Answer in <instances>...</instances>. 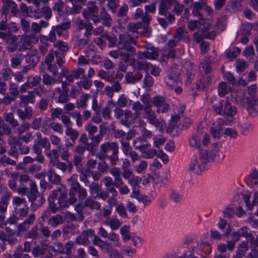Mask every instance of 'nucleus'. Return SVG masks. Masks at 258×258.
Returning a JSON list of instances; mask_svg holds the SVG:
<instances>
[{"label": "nucleus", "instance_id": "obj_41", "mask_svg": "<svg viewBox=\"0 0 258 258\" xmlns=\"http://www.w3.org/2000/svg\"><path fill=\"white\" fill-rule=\"evenodd\" d=\"M55 165L57 169L61 170L63 173L66 172L67 171L69 172H71L73 168V164L72 162L64 163L57 160Z\"/></svg>", "mask_w": 258, "mask_h": 258}, {"label": "nucleus", "instance_id": "obj_22", "mask_svg": "<svg viewBox=\"0 0 258 258\" xmlns=\"http://www.w3.org/2000/svg\"><path fill=\"white\" fill-rule=\"evenodd\" d=\"M108 165L105 161L100 162L98 163V171L91 173V176L94 180H98L102 176V173L108 171Z\"/></svg>", "mask_w": 258, "mask_h": 258}, {"label": "nucleus", "instance_id": "obj_6", "mask_svg": "<svg viewBox=\"0 0 258 258\" xmlns=\"http://www.w3.org/2000/svg\"><path fill=\"white\" fill-rule=\"evenodd\" d=\"M143 117L147 120L149 124L159 128L161 131H162L165 127V121L163 119H159L157 118L156 112L152 110L151 105L145 106Z\"/></svg>", "mask_w": 258, "mask_h": 258}, {"label": "nucleus", "instance_id": "obj_58", "mask_svg": "<svg viewBox=\"0 0 258 258\" xmlns=\"http://www.w3.org/2000/svg\"><path fill=\"white\" fill-rule=\"evenodd\" d=\"M46 249V248L37 245L33 248L32 253L34 257H42L45 253Z\"/></svg>", "mask_w": 258, "mask_h": 258}, {"label": "nucleus", "instance_id": "obj_11", "mask_svg": "<svg viewBox=\"0 0 258 258\" xmlns=\"http://www.w3.org/2000/svg\"><path fill=\"white\" fill-rule=\"evenodd\" d=\"M120 144L122 152L125 155L130 156L133 162L139 160L140 156L136 151L132 150L129 141L125 139H122L120 140Z\"/></svg>", "mask_w": 258, "mask_h": 258}, {"label": "nucleus", "instance_id": "obj_46", "mask_svg": "<svg viewBox=\"0 0 258 258\" xmlns=\"http://www.w3.org/2000/svg\"><path fill=\"white\" fill-rule=\"evenodd\" d=\"M71 26V22L67 20L63 21L62 23L56 26H53V29L56 30L58 35L61 36L62 34L63 31L68 29Z\"/></svg>", "mask_w": 258, "mask_h": 258}, {"label": "nucleus", "instance_id": "obj_33", "mask_svg": "<svg viewBox=\"0 0 258 258\" xmlns=\"http://www.w3.org/2000/svg\"><path fill=\"white\" fill-rule=\"evenodd\" d=\"M248 250V241H244L239 243L238 246V249L236 251V254L233 256V258H241L244 256L247 251Z\"/></svg>", "mask_w": 258, "mask_h": 258}, {"label": "nucleus", "instance_id": "obj_47", "mask_svg": "<svg viewBox=\"0 0 258 258\" xmlns=\"http://www.w3.org/2000/svg\"><path fill=\"white\" fill-rule=\"evenodd\" d=\"M54 60V53L52 50L50 51L48 55L45 58V62L47 64L48 69L49 70L53 75L56 76L57 75V70H52L51 67L52 64L51 63V62Z\"/></svg>", "mask_w": 258, "mask_h": 258}, {"label": "nucleus", "instance_id": "obj_13", "mask_svg": "<svg viewBox=\"0 0 258 258\" xmlns=\"http://www.w3.org/2000/svg\"><path fill=\"white\" fill-rule=\"evenodd\" d=\"M86 130L88 133L89 138L96 145L102 140L103 138V134L100 132V134L95 136V135L98 131V127L97 126L93 125L91 123H89L86 126Z\"/></svg>", "mask_w": 258, "mask_h": 258}, {"label": "nucleus", "instance_id": "obj_51", "mask_svg": "<svg viewBox=\"0 0 258 258\" xmlns=\"http://www.w3.org/2000/svg\"><path fill=\"white\" fill-rule=\"evenodd\" d=\"M176 75H172V74H169L166 83L172 89L176 87L178 84V78H177V73L175 72Z\"/></svg>", "mask_w": 258, "mask_h": 258}, {"label": "nucleus", "instance_id": "obj_49", "mask_svg": "<svg viewBox=\"0 0 258 258\" xmlns=\"http://www.w3.org/2000/svg\"><path fill=\"white\" fill-rule=\"evenodd\" d=\"M34 92V95H36L39 97H41L43 95H47V94L51 92L50 89H48L47 87L44 85H40L38 87H36L32 91Z\"/></svg>", "mask_w": 258, "mask_h": 258}, {"label": "nucleus", "instance_id": "obj_50", "mask_svg": "<svg viewBox=\"0 0 258 258\" xmlns=\"http://www.w3.org/2000/svg\"><path fill=\"white\" fill-rule=\"evenodd\" d=\"M63 218L60 215H56L50 218L48 220V224L53 227H56L58 225L63 223Z\"/></svg>", "mask_w": 258, "mask_h": 258}, {"label": "nucleus", "instance_id": "obj_5", "mask_svg": "<svg viewBox=\"0 0 258 258\" xmlns=\"http://www.w3.org/2000/svg\"><path fill=\"white\" fill-rule=\"evenodd\" d=\"M235 93L236 102L246 107L251 114L258 113V98L256 97H245V92L242 90H237Z\"/></svg>", "mask_w": 258, "mask_h": 258}, {"label": "nucleus", "instance_id": "obj_19", "mask_svg": "<svg viewBox=\"0 0 258 258\" xmlns=\"http://www.w3.org/2000/svg\"><path fill=\"white\" fill-rule=\"evenodd\" d=\"M50 147V143L47 138L40 137L38 139L37 143L33 145V150L36 154L39 155L42 153L41 147L46 150V149Z\"/></svg>", "mask_w": 258, "mask_h": 258}, {"label": "nucleus", "instance_id": "obj_16", "mask_svg": "<svg viewBox=\"0 0 258 258\" xmlns=\"http://www.w3.org/2000/svg\"><path fill=\"white\" fill-rule=\"evenodd\" d=\"M122 89V86L118 81H113L111 86H106L104 88V92L109 98H112L114 93H118Z\"/></svg>", "mask_w": 258, "mask_h": 258}, {"label": "nucleus", "instance_id": "obj_15", "mask_svg": "<svg viewBox=\"0 0 258 258\" xmlns=\"http://www.w3.org/2000/svg\"><path fill=\"white\" fill-rule=\"evenodd\" d=\"M69 88L61 85V88H55L53 91V94L56 95L57 98V101L60 103L68 102L69 100Z\"/></svg>", "mask_w": 258, "mask_h": 258}, {"label": "nucleus", "instance_id": "obj_53", "mask_svg": "<svg viewBox=\"0 0 258 258\" xmlns=\"http://www.w3.org/2000/svg\"><path fill=\"white\" fill-rule=\"evenodd\" d=\"M250 195H244L243 198L249 209H252L254 204H258V195H254L253 200L251 203L250 200Z\"/></svg>", "mask_w": 258, "mask_h": 258}, {"label": "nucleus", "instance_id": "obj_20", "mask_svg": "<svg viewBox=\"0 0 258 258\" xmlns=\"http://www.w3.org/2000/svg\"><path fill=\"white\" fill-rule=\"evenodd\" d=\"M35 219V214H31L29 216L28 218L26 219L23 223L19 224L17 227L18 235H19L28 230L30 226L34 223Z\"/></svg>", "mask_w": 258, "mask_h": 258}, {"label": "nucleus", "instance_id": "obj_30", "mask_svg": "<svg viewBox=\"0 0 258 258\" xmlns=\"http://www.w3.org/2000/svg\"><path fill=\"white\" fill-rule=\"evenodd\" d=\"M18 40V37L17 36H14L12 37L9 46L7 47V50L11 52H13L16 50L19 51H22L23 48H24L23 46H20Z\"/></svg>", "mask_w": 258, "mask_h": 258}, {"label": "nucleus", "instance_id": "obj_63", "mask_svg": "<svg viewBox=\"0 0 258 258\" xmlns=\"http://www.w3.org/2000/svg\"><path fill=\"white\" fill-rule=\"evenodd\" d=\"M153 83L154 80L152 77L149 74H147L145 76L143 81V88H145L146 90L149 91Z\"/></svg>", "mask_w": 258, "mask_h": 258}, {"label": "nucleus", "instance_id": "obj_12", "mask_svg": "<svg viewBox=\"0 0 258 258\" xmlns=\"http://www.w3.org/2000/svg\"><path fill=\"white\" fill-rule=\"evenodd\" d=\"M138 38V36L133 37L127 33H125L119 35L118 43L121 47L127 48L128 47H134L131 46V44L135 45Z\"/></svg>", "mask_w": 258, "mask_h": 258}, {"label": "nucleus", "instance_id": "obj_25", "mask_svg": "<svg viewBox=\"0 0 258 258\" xmlns=\"http://www.w3.org/2000/svg\"><path fill=\"white\" fill-rule=\"evenodd\" d=\"M144 141L142 137H138L134 139L133 141V146L135 149L139 150L142 153H145L150 145L147 143L144 144Z\"/></svg>", "mask_w": 258, "mask_h": 258}, {"label": "nucleus", "instance_id": "obj_34", "mask_svg": "<svg viewBox=\"0 0 258 258\" xmlns=\"http://www.w3.org/2000/svg\"><path fill=\"white\" fill-rule=\"evenodd\" d=\"M192 14L196 18H204L202 13L201 11L203 8V5L202 2H192Z\"/></svg>", "mask_w": 258, "mask_h": 258}, {"label": "nucleus", "instance_id": "obj_42", "mask_svg": "<svg viewBox=\"0 0 258 258\" xmlns=\"http://www.w3.org/2000/svg\"><path fill=\"white\" fill-rule=\"evenodd\" d=\"M104 223L109 225L112 230H116L122 225V222L114 217L108 218Z\"/></svg>", "mask_w": 258, "mask_h": 258}, {"label": "nucleus", "instance_id": "obj_10", "mask_svg": "<svg viewBox=\"0 0 258 258\" xmlns=\"http://www.w3.org/2000/svg\"><path fill=\"white\" fill-rule=\"evenodd\" d=\"M97 160L94 159H89L88 160L86 168H82L80 171V179L81 181L86 184L89 183L88 177L91 176V173L94 172L93 170L97 165Z\"/></svg>", "mask_w": 258, "mask_h": 258}, {"label": "nucleus", "instance_id": "obj_64", "mask_svg": "<svg viewBox=\"0 0 258 258\" xmlns=\"http://www.w3.org/2000/svg\"><path fill=\"white\" fill-rule=\"evenodd\" d=\"M90 197L87 199L84 203L86 207H90L91 209L98 210L100 208V204L99 203L94 201Z\"/></svg>", "mask_w": 258, "mask_h": 258}, {"label": "nucleus", "instance_id": "obj_4", "mask_svg": "<svg viewBox=\"0 0 258 258\" xmlns=\"http://www.w3.org/2000/svg\"><path fill=\"white\" fill-rule=\"evenodd\" d=\"M75 195H60L57 197V195H50L48 201L49 207L52 210V213L56 212L60 207H67L70 205L74 204L77 201L74 197Z\"/></svg>", "mask_w": 258, "mask_h": 258}, {"label": "nucleus", "instance_id": "obj_28", "mask_svg": "<svg viewBox=\"0 0 258 258\" xmlns=\"http://www.w3.org/2000/svg\"><path fill=\"white\" fill-rule=\"evenodd\" d=\"M33 39L35 41H37V38L34 34H30V35L26 34L23 35L21 38L20 41H19L20 46H24L23 50H24L27 48V47L30 46L31 40Z\"/></svg>", "mask_w": 258, "mask_h": 258}, {"label": "nucleus", "instance_id": "obj_1", "mask_svg": "<svg viewBox=\"0 0 258 258\" xmlns=\"http://www.w3.org/2000/svg\"><path fill=\"white\" fill-rule=\"evenodd\" d=\"M110 172L114 177V185L116 187L119 188V191L121 194H127L129 192V189L126 185L124 184L121 175L124 179L128 180V183L131 185L134 183L137 184L139 182L138 177L135 176L131 168L121 171L119 168L114 167L110 169Z\"/></svg>", "mask_w": 258, "mask_h": 258}, {"label": "nucleus", "instance_id": "obj_54", "mask_svg": "<svg viewBox=\"0 0 258 258\" xmlns=\"http://www.w3.org/2000/svg\"><path fill=\"white\" fill-rule=\"evenodd\" d=\"M39 227L38 225L33 227L31 229L25 236L26 238L35 239L38 237Z\"/></svg>", "mask_w": 258, "mask_h": 258}, {"label": "nucleus", "instance_id": "obj_9", "mask_svg": "<svg viewBox=\"0 0 258 258\" xmlns=\"http://www.w3.org/2000/svg\"><path fill=\"white\" fill-rule=\"evenodd\" d=\"M136 54L135 47L123 48L119 47L116 50L109 52V54L115 59L120 57L123 61L128 62L130 57Z\"/></svg>", "mask_w": 258, "mask_h": 258}, {"label": "nucleus", "instance_id": "obj_31", "mask_svg": "<svg viewBox=\"0 0 258 258\" xmlns=\"http://www.w3.org/2000/svg\"><path fill=\"white\" fill-rule=\"evenodd\" d=\"M176 3V0H160L159 13L164 14L170 9L172 5Z\"/></svg>", "mask_w": 258, "mask_h": 258}, {"label": "nucleus", "instance_id": "obj_7", "mask_svg": "<svg viewBox=\"0 0 258 258\" xmlns=\"http://www.w3.org/2000/svg\"><path fill=\"white\" fill-rule=\"evenodd\" d=\"M98 12L99 8L96 2L90 1L87 3V8L83 11L82 15L87 21L92 20L94 23L97 24L100 22Z\"/></svg>", "mask_w": 258, "mask_h": 258}, {"label": "nucleus", "instance_id": "obj_35", "mask_svg": "<svg viewBox=\"0 0 258 258\" xmlns=\"http://www.w3.org/2000/svg\"><path fill=\"white\" fill-rule=\"evenodd\" d=\"M44 153L45 155L50 160V163L54 165L55 160H57L59 157V153L58 150L55 149H51L48 147L46 150H45Z\"/></svg>", "mask_w": 258, "mask_h": 258}, {"label": "nucleus", "instance_id": "obj_24", "mask_svg": "<svg viewBox=\"0 0 258 258\" xmlns=\"http://www.w3.org/2000/svg\"><path fill=\"white\" fill-rule=\"evenodd\" d=\"M143 75L141 72L137 71L134 75L132 72H128L125 75V81L128 84H135L141 80Z\"/></svg>", "mask_w": 258, "mask_h": 258}, {"label": "nucleus", "instance_id": "obj_44", "mask_svg": "<svg viewBox=\"0 0 258 258\" xmlns=\"http://www.w3.org/2000/svg\"><path fill=\"white\" fill-rule=\"evenodd\" d=\"M66 135L70 137L71 141L72 142V143L70 145L72 146L78 139L79 133L77 130L70 126L66 128Z\"/></svg>", "mask_w": 258, "mask_h": 258}, {"label": "nucleus", "instance_id": "obj_39", "mask_svg": "<svg viewBox=\"0 0 258 258\" xmlns=\"http://www.w3.org/2000/svg\"><path fill=\"white\" fill-rule=\"evenodd\" d=\"M173 38L178 42L182 38L184 39L186 42H188L189 41V35H188L187 32H186L184 29L181 27L177 28L174 35L173 36Z\"/></svg>", "mask_w": 258, "mask_h": 258}, {"label": "nucleus", "instance_id": "obj_36", "mask_svg": "<svg viewBox=\"0 0 258 258\" xmlns=\"http://www.w3.org/2000/svg\"><path fill=\"white\" fill-rule=\"evenodd\" d=\"M222 126L219 121L214 122L210 129V132L215 139H219L221 137Z\"/></svg>", "mask_w": 258, "mask_h": 258}, {"label": "nucleus", "instance_id": "obj_37", "mask_svg": "<svg viewBox=\"0 0 258 258\" xmlns=\"http://www.w3.org/2000/svg\"><path fill=\"white\" fill-rule=\"evenodd\" d=\"M131 197L145 205L149 204L153 199L152 195H132Z\"/></svg>", "mask_w": 258, "mask_h": 258}, {"label": "nucleus", "instance_id": "obj_21", "mask_svg": "<svg viewBox=\"0 0 258 258\" xmlns=\"http://www.w3.org/2000/svg\"><path fill=\"white\" fill-rule=\"evenodd\" d=\"M24 58L26 66L24 67L23 71H25V72L28 70L34 68L39 61V57L36 54H28L25 55Z\"/></svg>", "mask_w": 258, "mask_h": 258}, {"label": "nucleus", "instance_id": "obj_27", "mask_svg": "<svg viewBox=\"0 0 258 258\" xmlns=\"http://www.w3.org/2000/svg\"><path fill=\"white\" fill-rule=\"evenodd\" d=\"M20 105L26 106L29 103H34L35 101V95L31 91L28 93L27 95H22L20 96Z\"/></svg>", "mask_w": 258, "mask_h": 258}, {"label": "nucleus", "instance_id": "obj_32", "mask_svg": "<svg viewBox=\"0 0 258 258\" xmlns=\"http://www.w3.org/2000/svg\"><path fill=\"white\" fill-rule=\"evenodd\" d=\"M29 189L31 194H35L38 192L36 184L35 181L32 180H30L29 189L25 185H22L21 187L18 188L17 190L19 194H25L28 192Z\"/></svg>", "mask_w": 258, "mask_h": 258}, {"label": "nucleus", "instance_id": "obj_38", "mask_svg": "<svg viewBox=\"0 0 258 258\" xmlns=\"http://www.w3.org/2000/svg\"><path fill=\"white\" fill-rule=\"evenodd\" d=\"M60 76L66 78L65 81L61 82V85L64 86H67V85H69L71 83L73 82V76L72 73L70 74L69 71L66 68L62 69Z\"/></svg>", "mask_w": 258, "mask_h": 258}, {"label": "nucleus", "instance_id": "obj_14", "mask_svg": "<svg viewBox=\"0 0 258 258\" xmlns=\"http://www.w3.org/2000/svg\"><path fill=\"white\" fill-rule=\"evenodd\" d=\"M124 117L120 119V123L127 127L134 123L139 118V114L133 113L131 110L125 109L123 113Z\"/></svg>", "mask_w": 258, "mask_h": 258}, {"label": "nucleus", "instance_id": "obj_55", "mask_svg": "<svg viewBox=\"0 0 258 258\" xmlns=\"http://www.w3.org/2000/svg\"><path fill=\"white\" fill-rule=\"evenodd\" d=\"M143 23L142 22H131L127 26V30L133 33H138V30L142 28Z\"/></svg>", "mask_w": 258, "mask_h": 258}, {"label": "nucleus", "instance_id": "obj_2", "mask_svg": "<svg viewBox=\"0 0 258 258\" xmlns=\"http://www.w3.org/2000/svg\"><path fill=\"white\" fill-rule=\"evenodd\" d=\"M198 19L196 20L188 21L187 28L192 31L197 30L193 34V38L197 43H200L203 38H211V34L209 32L211 24L204 18H198ZM212 39H214V36Z\"/></svg>", "mask_w": 258, "mask_h": 258}, {"label": "nucleus", "instance_id": "obj_62", "mask_svg": "<svg viewBox=\"0 0 258 258\" xmlns=\"http://www.w3.org/2000/svg\"><path fill=\"white\" fill-rule=\"evenodd\" d=\"M120 233L122 237V239L126 242L131 239L130 236V226L124 225L120 229Z\"/></svg>", "mask_w": 258, "mask_h": 258}, {"label": "nucleus", "instance_id": "obj_3", "mask_svg": "<svg viewBox=\"0 0 258 258\" xmlns=\"http://www.w3.org/2000/svg\"><path fill=\"white\" fill-rule=\"evenodd\" d=\"M118 145L116 142H106L100 147V151L97 157L101 160L108 158L111 165H114L118 160Z\"/></svg>", "mask_w": 258, "mask_h": 258}, {"label": "nucleus", "instance_id": "obj_60", "mask_svg": "<svg viewBox=\"0 0 258 258\" xmlns=\"http://www.w3.org/2000/svg\"><path fill=\"white\" fill-rule=\"evenodd\" d=\"M211 62L208 60L203 61L200 64V72L201 73H205L207 75L211 70Z\"/></svg>", "mask_w": 258, "mask_h": 258}, {"label": "nucleus", "instance_id": "obj_57", "mask_svg": "<svg viewBox=\"0 0 258 258\" xmlns=\"http://www.w3.org/2000/svg\"><path fill=\"white\" fill-rule=\"evenodd\" d=\"M131 100L127 99L125 94L119 95L117 101V104L120 107H125L130 105Z\"/></svg>", "mask_w": 258, "mask_h": 258}, {"label": "nucleus", "instance_id": "obj_26", "mask_svg": "<svg viewBox=\"0 0 258 258\" xmlns=\"http://www.w3.org/2000/svg\"><path fill=\"white\" fill-rule=\"evenodd\" d=\"M33 113L32 109L30 107H26L24 110L20 108L17 109V114L19 118L22 120L31 119L33 116Z\"/></svg>", "mask_w": 258, "mask_h": 258}, {"label": "nucleus", "instance_id": "obj_40", "mask_svg": "<svg viewBox=\"0 0 258 258\" xmlns=\"http://www.w3.org/2000/svg\"><path fill=\"white\" fill-rule=\"evenodd\" d=\"M100 15V17L99 18L100 20L103 21V24L107 27H110L111 25L112 20L111 16L107 13L104 7L101 9Z\"/></svg>", "mask_w": 258, "mask_h": 258}, {"label": "nucleus", "instance_id": "obj_18", "mask_svg": "<svg viewBox=\"0 0 258 258\" xmlns=\"http://www.w3.org/2000/svg\"><path fill=\"white\" fill-rule=\"evenodd\" d=\"M159 55V49L154 47L152 49H149V50H146L145 52L139 51L138 53V58L144 59L148 58L150 59H157Z\"/></svg>", "mask_w": 258, "mask_h": 258}, {"label": "nucleus", "instance_id": "obj_56", "mask_svg": "<svg viewBox=\"0 0 258 258\" xmlns=\"http://www.w3.org/2000/svg\"><path fill=\"white\" fill-rule=\"evenodd\" d=\"M86 194V191L85 189L81 188L80 184L76 181L72 183L70 188V194Z\"/></svg>", "mask_w": 258, "mask_h": 258}, {"label": "nucleus", "instance_id": "obj_61", "mask_svg": "<svg viewBox=\"0 0 258 258\" xmlns=\"http://www.w3.org/2000/svg\"><path fill=\"white\" fill-rule=\"evenodd\" d=\"M98 76L108 82H112L113 79V76L112 75L109 74L108 72H107L104 70H100L98 71Z\"/></svg>", "mask_w": 258, "mask_h": 258}, {"label": "nucleus", "instance_id": "obj_43", "mask_svg": "<svg viewBox=\"0 0 258 258\" xmlns=\"http://www.w3.org/2000/svg\"><path fill=\"white\" fill-rule=\"evenodd\" d=\"M4 118L5 121L9 123L13 128H16L19 125L18 121L14 118V114L12 112L4 113Z\"/></svg>", "mask_w": 258, "mask_h": 258}, {"label": "nucleus", "instance_id": "obj_8", "mask_svg": "<svg viewBox=\"0 0 258 258\" xmlns=\"http://www.w3.org/2000/svg\"><path fill=\"white\" fill-rule=\"evenodd\" d=\"M93 242L102 251L108 253L109 258H123L117 250L113 248V246L111 243L102 240L98 236H95Z\"/></svg>", "mask_w": 258, "mask_h": 258}, {"label": "nucleus", "instance_id": "obj_23", "mask_svg": "<svg viewBox=\"0 0 258 258\" xmlns=\"http://www.w3.org/2000/svg\"><path fill=\"white\" fill-rule=\"evenodd\" d=\"M134 18L136 20L141 19L142 22L145 24H149L151 20V17L141 8H138L134 15Z\"/></svg>", "mask_w": 258, "mask_h": 258}, {"label": "nucleus", "instance_id": "obj_52", "mask_svg": "<svg viewBox=\"0 0 258 258\" xmlns=\"http://www.w3.org/2000/svg\"><path fill=\"white\" fill-rule=\"evenodd\" d=\"M90 97V95L88 94H85L82 95L80 99L77 101V107L78 108L84 109L87 106V102Z\"/></svg>", "mask_w": 258, "mask_h": 258}, {"label": "nucleus", "instance_id": "obj_17", "mask_svg": "<svg viewBox=\"0 0 258 258\" xmlns=\"http://www.w3.org/2000/svg\"><path fill=\"white\" fill-rule=\"evenodd\" d=\"M94 233V231L92 229L84 231L80 235L77 237L76 242L78 244L88 245L90 243L89 237L93 236L95 237L96 235Z\"/></svg>", "mask_w": 258, "mask_h": 258}, {"label": "nucleus", "instance_id": "obj_48", "mask_svg": "<svg viewBox=\"0 0 258 258\" xmlns=\"http://www.w3.org/2000/svg\"><path fill=\"white\" fill-rule=\"evenodd\" d=\"M236 113L237 109L236 107L232 106L229 102H227L225 104V116L227 117H232L234 115L236 114Z\"/></svg>", "mask_w": 258, "mask_h": 258}, {"label": "nucleus", "instance_id": "obj_29", "mask_svg": "<svg viewBox=\"0 0 258 258\" xmlns=\"http://www.w3.org/2000/svg\"><path fill=\"white\" fill-rule=\"evenodd\" d=\"M49 25L48 22L44 20H41L39 22H33L31 25L32 34H36L40 33L42 28H45Z\"/></svg>", "mask_w": 258, "mask_h": 258}, {"label": "nucleus", "instance_id": "obj_59", "mask_svg": "<svg viewBox=\"0 0 258 258\" xmlns=\"http://www.w3.org/2000/svg\"><path fill=\"white\" fill-rule=\"evenodd\" d=\"M57 80L47 74H44L42 76V82L44 85L47 86L53 85Z\"/></svg>", "mask_w": 258, "mask_h": 258}, {"label": "nucleus", "instance_id": "obj_45", "mask_svg": "<svg viewBox=\"0 0 258 258\" xmlns=\"http://www.w3.org/2000/svg\"><path fill=\"white\" fill-rule=\"evenodd\" d=\"M29 201L37 206H40L45 202L42 195H28Z\"/></svg>", "mask_w": 258, "mask_h": 258}]
</instances>
